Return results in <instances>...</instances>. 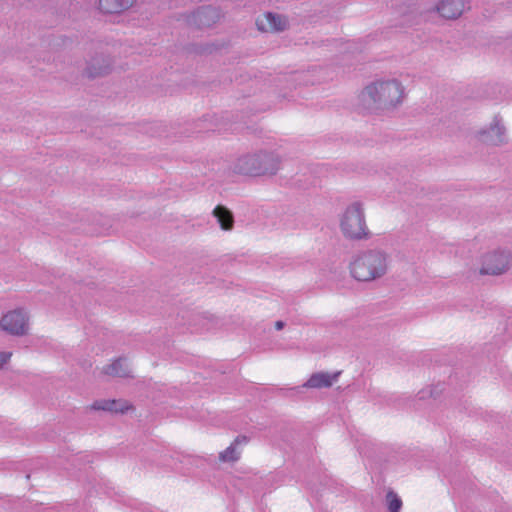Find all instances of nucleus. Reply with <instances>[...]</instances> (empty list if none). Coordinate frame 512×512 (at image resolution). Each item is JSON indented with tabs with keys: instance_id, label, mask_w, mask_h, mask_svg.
<instances>
[{
	"instance_id": "nucleus-1",
	"label": "nucleus",
	"mask_w": 512,
	"mask_h": 512,
	"mask_svg": "<svg viewBox=\"0 0 512 512\" xmlns=\"http://www.w3.org/2000/svg\"><path fill=\"white\" fill-rule=\"evenodd\" d=\"M405 87L397 79L377 80L366 85L359 93V103L372 111H392L402 105Z\"/></svg>"
},
{
	"instance_id": "nucleus-2",
	"label": "nucleus",
	"mask_w": 512,
	"mask_h": 512,
	"mask_svg": "<svg viewBox=\"0 0 512 512\" xmlns=\"http://www.w3.org/2000/svg\"><path fill=\"white\" fill-rule=\"evenodd\" d=\"M389 268V257L380 250L355 255L349 265L352 277L358 281H373L383 277Z\"/></svg>"
},
{
	"instance_id": "nucleus-3",
	"label": "nucleus",
	"mask_w": 512,
	"mask_h": 512,
	"mask_svg": "<svg viewBox=\"0 0 512 512\" xmlns=\"http://www.w3.org/2000/svg\"><path fill=\"white\" fill-rule=\"evenodd\" d=\"M339 226L346 238L362 239L367 237L368 228L363 205L358 201L350 203L339 217Z\"/></svg>"
},
{
	"instance_id": "nucleus-4",
	"label": "nucleus",
	"mask_w": 512,
	"mask_h": 512,
	"mask_svg": "<svg viewBox=\"0 0 512 512\" xmlns=\"http://www.w3.org/2000/svg\"><path fill=\"white\" fill-rule=\"evenodd\" d=\"M512 264V254L507 249L489 250L480 258L479 272L482 275H499L506 272Z\"/></svg>"
},
{
	"instance_id": "nucleus-5",
	"label": "nucleus",
	"mask_w": 512,
	"mask_h": 512,
	"mask_svg": "<svg viewBox=\"0 0 512 512\" xmlns=\"http://www.w3.org/2000/svg\"><path fill=\"white\" fill-rule=\"evenodd\" d=\"M0 328L12 335H25L29 330V315L27 311L17 308L6 312L0 319Z\"/></svg>"
},
{
	"instance_id": "nucleus-6",
	"label": "nucleus",
	"mask_w": 512,
	"mask_h": 512,
	"mask_svg": "<svg viewBox=\"0 0 512 512\" xmlns=\"http://www.w3.org/2000/svg\"><path fill=\"white\" fill-rule=\"evenodd\" d=\"M235 172L248 176H262L259 153L246 155L238 159Z\"/></svg>"
},
{
	"instance_id": "nucleus-7",
	"label": "nucleus",
	"mask_w": 512,
	"mask_h": 512,
	"mask_svg": "<svg viewBox=\"0 0 512 512\" xmlns=\"http://www.w3.org/2000/svg\"><path fill=\"white\" fill-rule=\"evenodd\" d=\"M256 25L263 32H277L285 29L287 21L278 14L265 13L257 18Z\"/></svg>"
},
{
	"instance_id": "nucleus-8",
	"label": "nucleus",
	"mask_w": 512,
	"mask_h": 512,
	"mask_svg": "<svg viewBox=\"0 0 512 512\" xmlns=\"http://www.w3.org/2000/svg\"><path fill=\"white\" fill-rule=\"evenodd\" d=\"M480 139L488 144H501L505 139V129L500 120L495 119L487 131L481 132Z\"/></svg>"
},
{
	"instance_id": "nucleus-9",
	"label": "nucleus",
	"mask_w": 512,
	"mask_h": 512,
	"mask_svg": "<svg viewBox=\"0 0 512 512\" xmlns=\"http://www.w3.org/2000/svg\"><path fill=\"white\" fill-rule=\"evenodd\" d=\"M438 13L446 19L459 17L464 11L462 0H443L437 5Z\"/></svg>"
},
{
	"instance_id": "nucleus-10",
	"label": "nucleus",
	"mask_w": 512,
	"mask_h": 512,
	"mask_svg": "<svg viewBox=\"0 0 512 512\" xmlns=\"http://www.w3.org/2000/svg\"><path fill=\"white\" fill-rule=\"evenodd\" d=\"M262 175L275 174L280 168L281 159L273 152H259Z\"/></svg>"
},
{
	"instance_id": "nucleus-11",
	"label": "nucleus",
	"mask_w": 512,
	"mask_h": 512,
	"mask_svg": "<svg viewBox=\"0 0 512 512\" xmlns=\"http://www.w3.org/2000/svg\"><path fill=\"white\" fill-rule=\"evenodd\" d=\"M338 377V373L329 374V373H315L313 374L307 382L304 384L305 387L309 388H324L331 386Z\"/></svg>"
},
{
	"instance_id": "nucleus-12",
	"label": "nucleus",
	"mask_w": 512,
	"mask_h": 512,
	"mask_svg": "<svg viewBox=\"0 0 512 512\" xmlns=\"http://www.w3.org/2000/svg\"><path fill=\"white\" fill-rule=\"evenodd\" d=\"M92 408L95 410L123 413L129 409V405L123 400H99L93 403Z\"/></svg>"
},
{
	"instance_id": "nucleus-13",
	"label": "nucleus",
	"mask_w": 512,
	"mask_h": 512,
	"mask_svg": "<svg viewBox=\"0 0 512 512\" xmlns=\"http://www.w3.org/2000/svg\"><path fill=\"white\" fill-rule=\"evenodd\" d=\"M135 0H100V9L105 13H119L133 5Z\"/></svg>"
},
{
	"instance_id": "nucleus-14",
	"label": "nucleus",
	"mask_w": 512,
	"mask_h": 512,
	"mask_svg": "<svg viewBox=\"0 0 512 512\" xmlns=\"http://www.w3.org/2000/svg\"><path fill=\"white\" fill-rule=\"evenodd\" d=\"M214 216L217 218L218 223L224 230H229L233 226V217L231 213L222 206H217L214 209Z\"/></svg>"
},
{
	"instance_id": "nucleus-15",
	"label": "nucleus",
	"mask_w": 512,
	"mask_h": 512,
	"mask_svg": "<svg viewBox=\"0 0 512 512\" xmlns=\"http://www.w3.org/2000/svg\"><path fill=\"white\" fill-rule=\"evenodd\" d=\"M240 443V439H236L224 452L220 454V460L223 462H233L239 458L240 452L237 450V446Z\"/></svg>"
},
{
	"instance_id": "nucleus-16",
	"label": "nucleus",
	"mask_w": 512,
	"mask_h": 512,
	"mask_svg": "<svg viewBox=\"0 0 512 512\" xmlns=\"http://www.w3.org/2000/svg\"><path fill=\"white\" fill-rule=\"evenodd\" d=\"M106 373L112 376H126L127 364L124 360H117L107 367Z\"/></svg>"
},
{
	"instance_id": "nucleus-17",
	"label": "nucleus",
	"mask_w": 512,
	"mask_h": 512,
	"mask_svg": "<svg viewBox=\"0 0 512 512\" xmlns=\"http://www.w3.org/2000/svg\"><path fill=\"white\" fill-rule=\"evenodd\" d=\"M386 501L389 512H400V509L402 507V501L397 494H395L392 491L388 492L386 496Z\"/></svg>"
},
{
	"instance_id": "nucleus-18",
	"label": "nucleus",
	"mask_w": 512,
	"mask_h": 512,
	"mask_svg": "<svg viewBox=\"0 0 512 512\" xmlns=\"http://www.w3.org/2000/svg\"><path fill=\"white\" fill-rule=\"evenodd\" d=\"M11 356L10 352L0 351V368L10 360Z\"/></svg>"
},
{
	"instance_id": "nucleus-19",
	"label": "nucleus",
	"mask_w": 512,
	"mask_h": 512,
	"mask_svg": "<svg viewBox=\"0 0 512 512\" xmlns=\"http://www.w3.org/2000/svg\"><path fill=\"white\" fill-rule=\"evenodd\" d=\"M282 326H283V323H282V322H277V323H276V328H277V329H281V328H282Z\"/></svg>"
}]
</instances>
